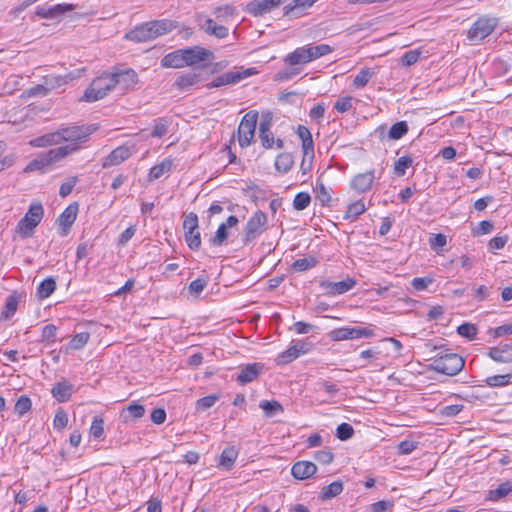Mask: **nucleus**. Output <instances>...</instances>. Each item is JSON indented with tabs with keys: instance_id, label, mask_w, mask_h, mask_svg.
<instances>
[{
	"instance_id": "774afa93",
	"label": "nucleus",
	"mask_w": 512,
	"mask_h": 512,
	"mask_svg": "<svg viewBox=\"0 0 512 512\" xmlns=\"http://www.w3.org/2000/svg\"><path fill=\"white\" fill-rule=\"evenodd\" d=\"M432 281L433 280L429 277H415L411 281V285L415 290L423 291L432 283Z\"/></svg>"
},
{
	"instance_id": "2eb2a0df",
	"label": "nucleus",
	"mask_w": 512,
	"mask_h": 512,
	"mask_svg": "<svg viewBox=\"0 0 512 512\" xmlns=\"http://www.w3.org/2000/svg\"><path fill=\"white\" fill-rule=\"evenodd\" d=\"M184 66H192L208 59L211 52L203 47L194 46L182 49Z\"/></svg>"
},
{
	"instance_id": "8fccbe9b",
	"label": "nucleus",
	"mask_w": 512,
	"mask_h": 512,
	"mask_svg": "<svg viewBox=\"0 0 512 512\" xmlns=\"http://www.w3.org/2000/svg\"><path fill=\"white\" fill-rule=\"evenodd\" d=\"M32 402L29 397L27 396H21L15 403V413H17L19 416H23L28 411L31 410Z\"/></svg>"
},
{
	"instance_id": "6e6552de",
	"label": "nucleus",
	"mask_w": 512,
	"mask_h": 512,
	"mask_svg": "<svg viewBox=\"0 0 512 512\" xmlns=\"http://www.w3.org/2000/svg\"><path fill=\"white\" fill-rule=\"evenodd\" d=\"M498 21L494 17H480L467 32V39L472 44H477L488 37L496 28Z\"/></svg>"
},
{
	"instance_id": "338daca9",
	"label": "nucleus",
	"mask_w": 512,
	"mask_h": 512,
	"mask_svg": "<svg viewBox=\"0 0 512 512\" xmlns=\"http://www.w3.org/2000/svg\"><path fill=\"white\" fill-rule=\"evenodd\" d=\"M183 228L186 231L198 229V217L195 213H189L183 221Z\"/></svg>"
},
{
	"instance_id": "6e6d98bb",
	"label": "nucleus",
	"mask_w": 512,
	"mask_h": 512,
	"mask_svg": "<svg viewBox=\"0 0 512 512\" xmlns=\"http://www.w3.org/2000/svg\"><path fill=\"white\" fill-rule=\"evenodd\" d=\"M457 332L460 336L472 340L477 335V328L474 324L463 323L460 326H458Z\"/></svg>"
},
{
	"instance_id": "680f3d73",
	"label": "nucleus",
	"mask_w": 512,
	"mask_h": 512,
	"mask_svg": "<svg viewBox=\"0 0 512 512\" xmlns=\"http://www.w3.org/2000/svg\"><path fill=\"white\" fill-rule=\"evenodd\" d=\"M68 424V415L63 409H59L53 419V426L57 430L64 429Z\"/></svg>"
},
{
	"instance_id": "49530a36",
	"label": "nucleus",
	"mask_w": 512,
	"mask_h": 512,
	"mask_svg": "<svg viewBox=\"0 0 512 512\" xmlns=\"http://www.w3.org/2000/svg\"><path fill=\"white\" fill-rule=\"evenodd\" d=\"M413 160L410 156H402L394 163V172L398 176H403L406 170L412 165Z\"/></svg>"
},
{
	"instance_id": "e433bc0d",
	"label": "nucleus",
	"mask_w": 512,
	"mask_h": 512,
	"mask_svg": "<svg viewBox=\"0 0 512 512\" xmlns=\"http://www.w3.org/2000/svg\"><path fill=\"white\" fill-rule=\"evenodd\" d=\"M343 491L342 481H334L325 486L321 491V499L327 500L336 497Z\"/></svg>"
},
{
	"instance_id": "dca6fc26",
	"label": "nucleus",
	"mask_w": 512,
	"mask_h": 512,
	"mask_svg": "<svg viewBox=\"0 0 512 512\" xmlns=\"http://www.w3.org/2000/svg\"><path fill=\"white\" fill-rule=\"evenodd\" d=\"M374 180L375 171L370 170L355 175L350 181V186L357 193H365L372 188Z\"/></svg>"
},
{
	"instance_id": "7c9ffc66",
	"label": "nucleus",
	"mask_w": 512,
	"mask_h": 512,
	"mask_svg": "<svg viewBox=\"0 0 512 512\" xmlns=\"http://www.w3.org/2000/svg\"><path fill=\"white\" fill-rule=\"evenodd\" d=\"M485 383L491 388L508 386L512 384V371L503 375L489 376L485 379Z\"/></svg>"
},
{
	"instance_id": "a18cd8bd",
	"label": "nucleus",
	"mask_w": 512,
	"mask_h": 512,
	"mask_svg": "<svg viewBox=\"0 0 512 512\" xmlns=\"http://www.w3.org/2000/svg\"><path fill=\"white\" fill-rule=\"evenodd\" d=\"M311 202V197L307 192H299L295 195L293 200V208L301 211L306 209Z\"/></svg>"
},
{
	"instance_id": "a878e982",
	"label": "nucleus",
	"mask_w": 512,
	"mask_h": 512,
	"mask_svg": "<svg viewBox=\"0 0 512 512\" xmlns=\"http://www.w3.org/2000/svg\"><path fill=\"white\" fill-rule=\"evenodd\" d=\"M237 457L238 451L234 446L226 447L219 457L218 467L226 471L231 470Z\"/></svg>"
},
{
	"instance_id": "f3484780",
	"label": "nucleus",
	"mask_w": 512,
	"mask_h": 512,
	"mask_svg": "<svg viewBox=\"0 0 512 512\" xmlns=\"http://www.w3.org/2000/svg\"><path fill=\"white\" fill-rule=\"evenodd\" d=\"M74 9L72 4H55L53 6H38L35 14L43 19H55Z\"/></svg>"
},
{
	"instance_id": "de8ad7c7",
	"label": "nucleus",
	"mask_w": 512,
	"mask_h": 512,
	"mask_svg": "<svg viewBox=\"0 0 512 512\" xmlns=\"http://www.w3.org/2000/svg\"><path fill=\"white\" fill-rule=\"evenodd\" d=\"M185 241L190 249L197 250L201 245V236L198 229L185 232Z\"/></svg>"
},
{
	"instance_id": "bb28decb",
	"label": "nucleus",
	"mask_w": 512,
	"mask_h": 512,
	"mask_svg": "<svg viewBox=\"0 0 512 512\" xmlns=\"http://www.w3.org/2000/svg\"><path fill=\"white\" fill-rule=\"evenodd\" d=\"M262 366L259 363L248 364L243 367L237 376V381L240 384L252 382L257 378L261 371Z\"/></svg>"
},
{
	"instance_id": "ddd939ff",
	"label": "nucleus",
	"mask_w": 512,
	"mask_h": 512,
	"mask_svg": "<svg viewBox=\"0 0 512 512\" xmlns=\"http://www.w3.org/2000/svg\"><path fill=\"white\" fill-rule=\"evenodd\" d=\"M283 0H251L247 3L246 11L253 16H262L278 7Z\"/></svg>"
},
{
	"instance_id": "ea45409f",
	"label": "nucleus",
	"mask_w": 512,
	"mask_h": 512,
	"mask_svg": "<svg viewBox=\"0 0 512 512\" xmlns=\"http://www.w3.org/2000/svg\"><path fill=\"white\" fill-rule=\"evenodd\" d=\"M374 72L369 68L361 69L354 77L353 85L355 88H363L367 85L369 80L373 77Z\"/></svg>"
},
{
	"instance_id": "473e14b6",
	"label": "nucleus",
	"mask_w": 512,
	"mask_h": 512,
	"mask_svg": "<svg viewBox=\"0 0 512 512\" xmlns=\"http://www.w3.org/2000/svg\"><path fill=\"white\" fill-rule=\"evenodd\" d=\"M198 81V76L196 73L189 72L185 74H181L177 77L175 81V85L181 90H187L193 85H195Z\"/></svg>"
},
{
	"instance_id": "cd10ccee",
	"label": "nucleus",
	"mask_w": 512,
	"mask_h": 512,
	"mask_svg": "<svg viewBox=\"0 0 512 512\" xmlns=\"http://www.w3.org/2000/svg\"><path fill=\"white\" fill-rule=\"evenodd\" d=\"M201 27L207 34L213 35L219 39L228 36V28L223 25H218L214 20L210 18L206 19Z\"/></svg>"
},
{
	"instance_id": "20e7f679",
	"label": "nucleus",
	"mask_w": 512,
	"mask_h": 512,
	"mask_svg": "<svg viewBox=\"0 0 512 512\" xmlns=\"http://www.w3.org/2000/svg\"><path fill=\"white\" fill-rule=\"evenodd\" d=\"M74 149V147H57L41 153L26 166L25 171L45 172L47 167L73 153Z\"/></svg>"
},
{
	"instance_id": "5701e85b",
	"label": "nucleus",
	"mask_w": 512,
	"mask_h": 512,
	"mask_svg": "<svg viewBox=\"0 0 512 512\" xmlns=\"http://www.w3.org/2000/svg\"><path fill=\"white\" fill-rule=\"evenodd\" d=\"M112 74L115 86L119 85L122 90L130 89L137 83V74L132 69H126Z\"/></svg>"
},
{
	"instance_id": "f257e3e1",
	"label": "nucleus",
	"mask_w": 512,
	"mask_h": 512,
	"mask_svg": "<svg viewBox=\"0 0 512 512\" xmlns=\"http://www.w3.org/2000/svg\"><path fill=\"white\" fill-rule=\"evenodd\" d=\"M92 130L90 127L85 126H68L62 127L58 130L44 134L30 141L33 147H47L58 145L62 142H67L63 147H74L73 152L79 149V144L85 142Z\"/></svg>"
},
{
	"instance_id": "e2e57ef3",
	"label": "nucleus",
	"mask_w": 512,
	"mask_h": 512,
	"mask_svg": "<svg viewBox=\"0 0 512 512\" xmlns=\"http://www.w3.org/2000/svg\"><path fill=\"white\" fill-rule=\"evenodd\" d=\"M394 506L393 501L390 500H380L371 504L370 510L371 512H387L391 510Z\"/></svg>"
},
{
	"instance_id": "aec40b11",
	"label": "nucleus",
	"mask_w": 512,
	"mask_h": 512,
	"mask_svg": "<svg viewBox=\"0 0 512 512\" xmlns=\"http://www.w3.org/2000/svg\"><path fill=\"white\" fill-rule=\"evenodd\" d=\"M78 213V204L72 203L68 205L65 210L59 216L58 222L59 227L62 230V235H66L70 230L71 226L76 220Z\"/></svg>"
},
{
	"instance_id": "c85d7f7f",
	"label": "nucleus",
	"mask_w": 512,
	"mask_h": 512,
	"mask_svg": "<svg viewBox=\"0 0 512 512\" xmlns=\"http://www.w3.org/2000/svg\"><path fill=\"white\" fill-rule=\"evenodd\" d=\"M161 66L165 68H182L184 67L182 49L175 50L166 54L161 59Z\"/></svg>"
},
{
	"instance_id": "79ce46f5",
	"label": "nucleus",
	"mask_w": 512,
	"mask_h": 512,
	"mask_svg": "<svg viewBox=\"0 0 512 512\" xmlns=\"http://www.w3.org/2000/svg\"><path fill=\"white\" fill-rule=\"evenodd\" d=\"M259 407L264 411L266 416L271 417L278 412H283L282 405L277 401H261Z\"/></svg>"
},
{
	"instance_id": "9d476101",
	"label": "nucleus",
	"mask_w": 512,
	"mask_h": 512,
	"mask_svg": "<svg viewBox=\"0 0 512 512\" xmlns=\"http://www.w3.org/2000/svg\"><path fill=\"white\" fill-rule=\"evenodd\" d=\"M328 336L332 341H345L373 337L374 331L370 327H340L331 330Z\"/></svg>"
},
{
	"instance_id": "c9c22d12",
	"label": "nucleus",
	"mask_w": 512,
	"mask_h": 512,
	"mask_svg": "<svg viewBox=\"0 0 512 512\" xmlns=\"http://www.w3.org/2000/svg\"><path fill=\"white\" fill-rule=\"evenodd\" d=\"M408 132V124L406 121H399L394 123L389 131L388 138L391 140H399Z\"/></svg>"
},
{
	"instance_id": "b1692460",
	"label": "nucleus",
	"mask_w": 512,
	"mask_h": 512,
	"mask_svg": "<svg viewBox=\"0 0 512 512\" xmlns=\"http://www.w3.org/2000/svg\"><path fill=\"white\" fill-rule=\"evenodd\" d=\"M297 135L302 142L303 154L309 156L310 159L314 158V143L310 130L302 125L297 128Z\"/></svg>"
},
{
	"instance_id": "f03ea898",
	"label": "nucleus",
	"mask_w": 512,
	"mask_h": 512,
	"mask_svg": "<svg viewBox=\"0 0 512 512\" xmlns=\"http://www.w3.org/2000/svg\"><path fill=\"white\" fill-rule=\"evenodd\" d=\"M173 28L174 24L170 20H154L136 26L125 37L138 43L147 42L171 32Z\"/></svg>"
},
{
	"instance_id": "69168bd1",
	"label": "nucleus",
	"mask_w": 512,
	"mask_h": 512,
	"mask_svg": "<svg viewBox=\"0 0 512 512\" xmlns=\"http://www.w3.org/2000/svg\"><path fill=\"white\" fill-rule=\"evenodd\" d=\"M333 453L328 450H319L314 453V459L321 464H330L333 461Z\"/></svg>"
},
{
	"instance_id": "6ab92c4d",
	"label": "nucleus",
	"mask_w": 512,
	"mask_h": 512,
	"mask_svg": "<svg viewBox=\"0 0 512 512\" xmlns=\"http://www.w3.org/2000/svg\"><path fill=\"white\" fill-rule=\"evenodd\" d=\"M317 471V466L311 461H298L291 468L292 476L297 480H306Z\"/></svg>"
},
{
	"instance_id": "bf43d9fd",
	"label": "nucleus",
	"mask_w": 512,
	"mask_h": 512,
	"mask_svg": "<svg viewBox=\"0 0 512 512\" xmlns=\"http://www.w3.org/2000/svg\"><path fill=\"white\" fill-rule=\"evenodd\" d=\"M420 55H421V51L418 49L409 50V51L405 52L404 55L402 56L401 64L403 66L409 67V66L415 64L419 60Z\"/></svg>"
},
{
	"instance_id": "a211bd4d",
	"label": "nucleus",
	"mask_w": 512,
	"mask_h": 512,
	"mask_svg": "<svg viewBox=\"0 0 512 512\" xmlns=\"http://www.w3.org/2000/svg\"><path fill=\"white\" fill-rule=\"evenodd\" d=\"M133 153L132 146H119L114 149L107 157H105L102 166L104 168L119 165L123 161L131 157Z\"/></svg>"
},
{
	"instance_id": "393cba45",
	"label": "nucleus",
	"mask_w": 512,
	"mask_h": 512,
	"mask_svg": "<svg viewBox=\"0 0 512 512\" xmlns=\"http://www.w3.org/2000/svg\"><path fill=\"white\" fill-rule=\"evenodd\" d=\"M51 393L58 402H66L73 393V385L67 381H60L52 387Z\"/></svg>"
},
{
	"instance_id": "58836bf2",
	"label": "nucleus",
	"mask_w": 512,
	"mask_h": 512,
	"mask_svg": "<svg viewBox=\"0 0 512 512\" xmlns=\"http://www.w3.org/2000/svg\"><path fill=\"white\" fill-rule=\"evenodd\" d=\"M170 122L166 118H157L154 121L151 137L161 138L168 132Z\"/></svg>"
},
{
	"instance_id": "f8f14e48",
	"label": "nucleus",
	"mask_w": 512,
	"mask_h": 512,
	"mask_svg": "<svg viewBox=\"0 0 512 512\" xmlns=\"http://www.w3.org/2000/svg\"><path fill=\"white\" fill-rule=\"evenodd\" d=\"M356 283L357 282L354 278L348 277L339 282L323 280L320 282V287L324 291L325 294H327L329 296H336V295H341V294L348 292L349 290L354 288Z\"/></svg>"
},
{
	"instance_id": "09e8293b",
	"label": "nucleus",
	"mask_w": 512,
	"mask_h": 512,
	"mask_svg": "<svg viewBox=\"0 0 512 512\" xmlns=\"http://www.w3.org/2000/svg\"><path fill=\"white\" fill-rule=\"evenodd\" d=\"M207 284L208 280L206 278L199 277L189 284L188 291L191 295L198 297L203 292Z\"/></svg>"
},
{
	"instance_id": "0eeeda50",
	"label": "nucleus",
	"mask_w": 512,
	"mask_h": 512,
	"mask_svg": "<svg viewBox=\"0 0 512 512\" xmlns=\"http://www.w3.org/2000/svg\"><path fill=\"white\" fill-rule=\"evenodd\" d=\"M44 210L41 203H32L25 216L19 221L17 231L23 237L31 236L43 218Z\"/></svg>"
},
{
	"instance_id": "1a4fd4ad",
	"label": "nucleus",
	"mask_w": 512,
	"mask_h": 512,
	"mask_svg": "<svg viewBox=\"0 0 512 512\" xmlns=\"http://www.w3.org/2000/svg\"><path fill=\"white\" fill-rule=\"evenodd\" d=\"M258 121V113L250 111L245 114L238 127V142L241 147H248L255 134Z\"/></svg>"
},
{
	"instance_id": "13d9d810",
	"label": "nucleus",
	"mask_w": 512,
	"mask_h": 512,
	"mask_svg": "<svg viewBox=\"0 0 512 512\" xmlns=\"http://www.w3.org/2000/svg\"><path fill=\"white\" fill-rule=\"evenodd\" d=\"M354 434L353 427L348 423H341L336 429V436L342 441L350 439Z\"/></svg>"
},
{
	"instance_id": "4c0bfd02",
	"label": "nucleus",
	"mask_w": 512,
	"mask_h": 512,
	"mask_svg": "<svg viewBox=\"0 0 512 512\" xmlns=\"http://www.w3.org/2000/svg\"><path fill=\"white\" fill-rule=\"evenodd\" d=\"M56 289V282L53 278L44 279L38 286L37 292L41 299L48 298Z\"/></svg>"
},
{
	"instance_id": "c03bdc74",
	"label": "nucleus",
	"mask_w": 512,
	"mask_h": 512,
	"mask_svg": "<svg viewBox=\"0 0 512 512\" xmlns=\"http://www.w3.org/2000/svg\"><path fill=\"white\" fill-rule=\"evenodd\" d=\"M230 72L234 78L233 84H235V83L242 81L243 79H246L248 77L256 75L258 73V70L254 67H250V68L240 67L238 70L230 71Z\"/></svg>"
},
{
	"instance_id": "a19ab883",
	"label": "nucleus",
	"mask_w": 512,
	"mask_h": 512,
	"mask_svg": "<svg viewBox=\"0 0 512 512\" xmlns=\"http://www.w3.org/2000/svg\"><path fill=\"white\" fill-rule=\"evenodd\" d=\"M89 338L90 335L87 332L78 333L70 340L67 349L79 350L87 344Z\"/></svg>"
},
{
	"instance_id": "f704fd0d",
	"label": "nucleus",
	"mask_w": 512,
	"mask_h": 512,
	"mask_svg": "<svg viewBox=\"0 0 512 512\" xmlns=\"http://www.w3.org/2000/svg\"><path fill=\"white\" fill-rule=\"evenodd\" d=\"M365 210L366 207L364 202L362 200H357L347 206L344 218L348 220H355L359 215L363 214Z\"/></svg>"
},
{
	"instance_id": "864d4df0",
	"label": "nucleus",
	"mask_w": 512,
	"mask_h": 512,
	"mask_svg": "<svg viewBox=\"0 0 512 512\" xmlns=\"http://www.w3.org/2000/svg\"><path fill=\"white\" fill-rule=\"evenodd\" d=\"M353 100L351 96L341 97L335 102L334 109L341 114L348 112L353 106Z\"/></svg>"
},
{
	"instance_id": "0e129e2a",
	"label": "nucleus",
	"mask_w": 512,
	"mask_h": 512,
	"mask_svg": "<svg viewBox=\"0 0 512 512\" xmlns=\"http://www.w3.org/2000/svg\"><path fill=\"white\" fill-rule=\"evenodd\" d=\"M136 233V226L131 225L126 230H124L118 237V245L125 246L135 235Z\"/></svg>"
},
{
	"instance_id": "72a5a7b5",
	"label": "nucleus",
	"mask_w": 512,
	"mask_h": 512,
	"mask_svg": "<svg viewBox=\"0 0 512 512\" xmlns=\"http://www.w3.org/2000/svg\"><path fill=\"white\" fill-rule=\"evenodd\" d=\"M294 160L290 153H281L275 160V168L277 171L287 173L293 166Z\"/></svg>"
},
{
	"instance_id": "423d86ee",
	"label": "nucleus",
	"mask_w": 512,
	"mask_h": 512,
	"mask_svg": "<svg viewBox=\"0 0 512 512\" xmlns=\"http://www.w3.org/2000/svg\"><path fill=\"white\" fill-rule=\"evenodd\" d=\"M113 88H115L113 74H103L92 81L85 90L83 98L87 102H94L104 98Z\"/></svg>"
},
{
	"instance_id": "9b49d317",
	"label": "nucleus",
	"mask_w": 512,
	"mask_h": 512,
	"mask_svg": "<svg viewBox=\"0 0 512 512\" xmlns=\"http://www.w3.org/2000/svg\"><path fill=\"white\" fill-rule=\"evenodd\" d=\"M267 224V215L258 210L248 220L245 227V240L251 241L259 236Z\"/></svg>"
},
{
	"instance_id": "4d7b16f0",
	"label": "nucleus",
	"mask_w": 512,
	"mask_h": 512,
	"mask_svg": "<svg viewBox=\"0 0 512 512\" xmlns=\"http://www.w3.org/2000/svg\"><path fill=\"white\" fill-rule=\"evenodd\" d=\"M316 263L317 261L315 260V258L312 257L300 258L293 263L292 267L295 271L302 272L314 267Z\"/></svg>"
},
{
	"instance_id": "4468645a",
	"label": "nucleus",
	"mask_w": 512,
	"mask_h": 512,
	"mask_svg": "<svg viewBox=\"0 0 512 512\" xmlns=\"http://www.w3.org/2000/svg\"><path fill=\"white\" fill-rule=\"evenodd\" d=\"M308 352L307 344L303 342H296L287 348L285 351L278 354L276 358V363L278 365H285L293 360L297 359L300 355L306 354Z\"/></svg>"
},
{
	"instance_id": "5fc2aeb1",
	"label": "nucleus",
	"mask_w": 512,
	"mask_h": 512,
	"mask_svg": "<svg viewBox=\"0 0 512 512\" xmlns=\"http://www.w3.org/2000/svg\"><path fill=\"white\" fill-rule=\"evenodd\" d=\"M315 192H316V197L323 205L330 202L331 191L323 183L316 184Z\"/></svg>"
},
{
	"instance_id": "c756f323",
	"label": "nucleus",
	"mask_w": 512,
	"mask_h": 512,
	"mask_svg": "<svg viewBox=\"0 0 512 512\" xmlns=\"http://www.w3.org/2000/svg\"><path fill=\"white\" fill-rule=\"evenodd\" d=\"M172 168V161L170 159H164L161 163L153 166L149 172V180H157L163 175L170 172Z\"/></svg>"
},
{
	"instance_id": "3c124183",
	"label": "nucleus",
	"mask_w": 512,
	"mask_h": 512,
	"mask_svg": "<svg viewBox=\"0 0 512 512\" xmlns=\"http://www.w3.org/2000/svg\"><path fill=\"white\" fill-rule=\"evenodd\" d=\"M90 434L96 439H102L104 434V421L101 417L95 416L90 426Z\"/></svg>"
},
{
	"instance_id": "603ef678",
	"label": "nucleus",
	"mask_w": 512,
	"mask_h": 512,
	"mask_svg": "<svg viewBox=\"0 0 512 512\" xmlns=\"http://www.w3.org/2000/svg\"><path fill=\"white\" fill-rule=\"evenodd\" d=\"M219 399V395L211 394L205 397H202L196 402V409L200 411H204L212 407Z\"/></svg>"
},
{
	"instance_id": "39448f33",
	"label": "nucleus",
	"mask_w": 512,
	"mask_h": 512,
	"mask_svg": "<svg viewBox=\"0 0 512 512\" xmlns=\"http://www.w3.org/2000/svg\"><path fill=\"white\" fill-rule=\"evenodd\" d=\"M464 359L456 353L437 355L431 362V368L448 376L457 375L464 367Z\"/></svg>"
},
{
	"instance_id": "37998d69",
	"label": "nucleus",
	"mask_w": 512,
	"mask_h": 512,
	"mask_svg": "<svg viewBox=\"0 0 512 512\" xmlns=\"http://www.w3.org/2000/svg\"><path fill=\"white\" fill-rule=\"evenodd\" d=\"M50 89L43 84L35 85L29 89H26L22 93L23 98H34V97H44L48 94Z\"/></svg>"
},
{
	"instance_id": "4be33fe9",
	"label": "nucleus",
	"mask_w": 512,
	"mask_h": 512,
	"mask_svg": "<svg viewBox=\"0 0 512 512\" xmlns=\"http://www.w3.org/2000/svg\"><path fill=\"white\" fill-rule=\"evenodd\" d=\"M239 220L236 216H229L226 222H223L219 225L218 229L215 232V235L210 239V242L213 246H220L228 237V228L235 227L238 224Z\"/></svg>"
},
{
	"instance_id": "412c9836",
	"label": "nucleus",
	"mask_w": 512,
	"mask_h": 512,
	"mask_svg": "<svg viewBox=\"0 0 512 512\" xmlns=\"http://www.w3.org/2000/svg\"><path fill=\"white\" fill-rule=\"evenodd\" d=\"M487 355L497 363H512V345L501 344L496 347H491Z\"/></svg>"
},
{
	"instance_id": "2f4dec72",
	"label": "nucleus",
	"mask_w": 512,
	"mask_h": 512,
	"mask_svg": "<svg viewBox=\"0 0 512 512\" xmlns=\"http://www.w3.org/2000/svg\"><path fill=\"white\" fill-rule=\"evenodd\" d=\"M512 491V485L510 482L501 483L496 489L490 490L487 499L489 501L497 502L500 499L506 497Z\"/></svg>"
},
{
	"instance_id": "7ed1b4c3",
	"label": "nucleus",
	"mask_w": 512,
	"mask_h": 512,
	"mask_svg": "<svg viewBox=\"0 0 512 512\" xmlns=\"http://www.w3.org/2000/svg\"><path fill=\"white\" fill-rule=\"evenodd\" d=\"M332 47L328 44L306 45L296 48L293 52L286 55L284 62L292 67L304 65L314 61L322 56L332 52Z\"/></svg>"
},
{
	"instance_id": "052dcab7",
	"label": "nucleus",
	"mask_w": 512,
	"mask_h": 512,
	"mask_svg": "<svg viewBox=\"0 0 512 512\" xmlns=\"http://www.w3.org/2000/svg\"><path fill=\"white\" fill-rule=\"evenodd\" d=\"M233 80L234 78L231 75V72L229 71L216 77L210 84H208V87L216 88L224 85L233 84Z\"/></svg>"
}]
</instances>
